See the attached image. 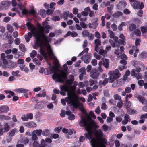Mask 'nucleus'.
Here are the masks:
<instances>
[{
    "label": "nucleus",
    "instance_id": "obj_1",
    "mask_svg": "<svg viewBox=\"0 0 147 147\" xmlns=\"http://www.w3.org/2000/svg\"><path fill=\"white\" fill-rule=\"evenodd\" d=\"M87 118H83L81 117V120L79 122L80 126L84 127L87 132L84 134L85 137L90 140L92 147H93L92 144L96 146H98L99 144H106V140L102 138L103 136V133L100 129H98L93 132L92 129L98 128V126L96 123L93 120H92L90 116L87 114Z\"/></svg>",
    "mask_w": 147,
    "mask_h": 147
},
{
    "label": "nucleus",
    "instance_id": "obj_2",
    "mask_svg": "<svg viewBox=\"0 0 147 147\" xmlns=\"http://www.w3.org/2000/svg\"><path fill=\"white\" fill-rule=\"evenodd\" d=\"M26 25L28 30L30 31V32H28L24 36L26 42H28L29 41L33 34L36 39L35 45L33 46L34 48L37 49L39 47L40 53L45 58H47L48 55V53H46L47 51L45 47V45H46V44L43 42V41L40 37L39 33L33 24L29 22H28Z\"/></svg>",
    "mask_w": 147,
    "mask_h": 147
},
{
    "label": "nucleus",
    "instance_id": "obj_3",
    "mask_svg": "<svg viewBox=\"0 0 147 147\" xmlns=\"http://www.w3.org/2000/svg\"><path fill=\"white\" fill-rule=\"evenodd\" d=\"M50 28V26L48 25H47L44 27H43L41 25H39L38 28V31L39 33L40 38L43 41V42L46 44V45H45V47L48 55L51 59H52L54 57V54L50 46L48 43L50 39L46 36L44 34V32L46 34L49 33V30Z\"/></svg>",
    "mask_w": 147,
    "mask_h": 147
},
{
    "label": "nucleus",
    "instance_id": "obj_4",
    "mask_svg": "<svg viewBox=\"0 0 147 147\" xmlns=\"http://www.w3.org/2000/svg\"><path fill=\"white\" fill-rule=\"evenodd\" d=\"M67 97L65 99H62L61 100V103L63 105H66V102L67 104L73 106L74 107L76 108L80 107V110L84 111V109L83 107L82 104L80 103L79 102L78 98H76L74 94L73 95L72 93L67 92Z\"/></svg>",
    "mask_w": 147,
    "mask_h": 147
},
{
    "label": "nucleus",
    "instance_id": "obj_5",
    "mask_svg": "<svg viewBox=\"0 0 147 147\" xmlns=\"http://www.w3.org/2000/svg\"><path fill=\"white\" fill-rule=\"evenodd\" d=\"M74 85L72 86L69 85H63L60 86L61 90L62 91H64L66 92L72 93L75 95L76 98H78V96L76 94L75 91L76 90V86L78 85V83L76 81H74Z\"/></svg>",
    "mask_w": 147,
    "mask_h": 147
},
{
    "label": "nucleus",
    "instance_id": "obj_6",
    "mask_svg": "<svg viewBox=\"0 0 147 147\" xmlns=\"http://www.w3.org/2000/svg\"><path fill=\"white\" fill-rule=\"evenodd\" d=\"M67 76L65 73L63 71H59V74L55 72L52 76L53 79H57L59 82H63L64 79L66 78Z\"/></svg>",
    "mask_w": 147,
    "mask_h": 147
},
{
    "label": "nucleus",
    "instance_id": "obj_7",
    "mask_svg": "<svg viewBox=\"0 0 147 147\" xmlns=\"http://www.w3.org/2000/svg\"><path fill=\"white\" fill-rule=\"evenodd\" d=\"M100 75V73L96 69H93L90 71V76L93 79H97Z\"/></svg>",
    "mask_w": 147,
    "mask_h": 147
},
{
    "label": "nucleus",
    "instance_id": "obj_8",
    "mask_svg": "<svg viewBox=\"0 0 147 147\" xmlns=\"http://www.w3.org/2000/svg\"><path fill=\"white\" fill-rule=\"evenodd\" d=\"M98 19L97 18H94L92 20V23H89L88 26L90 28H96L98 24Z\"/></svg>",
    "mask_w": 147,
    "mask_h": 147
},
{
    "label": "nucleus",
    "instance_id": "obj_9",
    "mask_svg": "<svg viewBox=\"0 0 147 147\" xmlns=\"http://www.w3.org/2000/svg\"><path fill=\"white\" fill-rule=\"evenodd\" d=\"M109 75H112L116 79L119 78L121 76L119 71L117 69H116L114 71H111L109 72Z\"/></svg>",
    "mask_w": 147,
    "mask_h": 147
},
{
    "label": "nucleus",
    "instance_id": "obj_10",
    "mask_svg": "<svg viewBox=\"0 0 147 147\" xmlns=\"http://www.w3.org/2000/svg\"><path fill=\"white\" fill-rule=\"evenodd\" d=\"M90 55L89 54L85 55L81 57V59L86 63H88L90 61Z\"/></svg>",
    "mask_w": 147,
    "mask_h": 147
},
{
    "label": "nucleus",
    "instance_id": "obj_11",
    "mask_svg": "<svg viewBox=\"0 0 147 147\" xmlns=\"http://www.w3.org/2000/svg\"><path fill=\"white\" fill-rule=\"evenodd\" d=\"M136 97L142 104L147 105V99H145L144 97L141 95H138L137 97L136 96Z\"/></svg>",
    "mask_w": 147,
    "mask_h": 147
},
{
    "label": "nucleus",
    "instance_id": "obj_12",
    "mask_svg": "<svg viewBox=\"0 0 147 147\" xmlns=\"http://www.w3.org/2000/svg\"><path fill=\"white\" fill-rule=\"evenodd\" d=\"M9 107L6 105H3L0 107V113H6L9 110Z\"/></svg>",
    "mask_w": 147,
    "mask_h": 147
},
{
    "label": "nucleus",
    "instance_id": "obj_13",
    "mask_svg": "<svg viewBox=\"0 0 147 147\" xmlns=\"http://www.w3.org/2000/svg\"><path fill=\"white\" fill-rule=\"evenodd\" d=\"M134 7L135 8L139 7L140 9H142L144 7V4L142 2L136 1L134 5Z\"/></svg>",
    "mask_w": 147,
    "mask_h": 147
},
{
    "label": "nucleus",
    "instance_id": "obj_14",
    "mask_svg": "<svg viewBox=\"0 0 147 147\" xmlns=\"http://www.w3.org/2000/svg\"><path fill=\"white\" fill-rule=\"evenodd\" d=\"M131 119L129 116L126 114L124 116V119L122 121V123L123 125L126 124L128 122H130Z\"/></svg>",
    "mask_w": 147,
    "mask_h": 147
},
{
    "label": "nucleus",
    "instance_id": "obj_15",
    "mask_svg": "<svg viewBox=\"0 0 147 147\" xmlns=\"http://www.w3.org/2000/svg\"><path fill=\"white\" fill-rule=\"evenodd\" d=\"M131 74L132 76H134L138 80L139 79L141 78L142 76L141 74H136L135 72V69H133L131 71Z\"/></svg>",
    "mask_w": 147,
    "mask_h": 147
},
{
    "label": "nucleus",
    "instance_id": "obj_16",
    "mask_svg": "<svg viewBox=\"0 0 147 147\" xmlns=\"http://www.w3.org/2000/svg\"><path fill=\"white\" fill-rule=\"evenodd\" d=\"M90 11L91 9L90 7H88L84 9V11L82 12L81 13L83 16H86L88 15V12H89Z\"/></svg>",
    "mask_w": 147,
    "mask_h": 147
},
{
    "label": "nucleus",
    "instance_id": "obj_17",
    "mask_svg": "<svg viewBox=\"0 0 147 147\" xmlns=\"http://www.w3.org/2000/svg\"><path fill=\"white\" fill-rule=\"evenodd\" d=\"M29 142V139L27 137H24L23 138L19 140L17 142V143L19 142L23 143L24 144H26L28 143Z\"/></svg>",
    "mask_w": 147,
    "mask_h": 147
},
{
    "label": "nucleus",
    "instance_id": "obj_18",
    "mask_svg": "<svg viewBox=\"0 0 147 147\" xmlns=\"http://www.w3.org/2000/svg\"><path fill=\"white\" fill-rule=\"evenodd\" d=\"M126 5V3L125 1H122L119 3L118 6L120 8H124Z\"/></svg>",
    "mask_w": 147,
    "mask_h": 147
},
{
    "label": "nucleus",
    "instance_id": "obj_19",
    "mask_svg": "<svg viewBox=\"0 0 147 147\" xmlns=\"http://www.w3.org/2000/svg\"><path fill=\"white\" fill-rule=\"evenodd\" d=\"M102 64L104 67L106 68H108L109 65V60L108 59H103Z\"/></svg>",
    "mask_w": 147,
    "mask_h": 147
},
{
    "label": "nucleus",
    "instance_id": "obj_20",
    "mask_svg": "<svg viewBox=\"0 0 147 147\" xmlns=\"http://www.w3.org/2000/svg\"><path fill=\"white\" fill-rule=\"evenodd\" d=\"M11 117L4 115H0V120L1 121H4V120H10Z\"/></svg>",
    "mask_w": 147,
    "mask_h": 147
},
{
    "label": "nucleus",
    "instance_id": "obj_21",
    "mask_svg": "<svg viewBox=\"0 0 147 147\" xmlns=\"http://www.w3.org/2000/svg\"><path fill=\"white\" fill-rule=\"evenodd\" d=\"M18 132L17 129L14 128L11 129L9 133V135L10 137H13L15 135L16 133Z\"/></svg>",
    "mask_w": 147,
    "mask_h": 147
},
{
    "label": "nucleus",
    "instance_id": "obj_22",
    "mask_svg": "<svg viewBox=\"0 0 147 147\" xmlns=\"http://www.w3.org/2000/svg\"><path fill=\"white\" fill-rule=\"evenodd\" d=\"M10 129L9 125L7 123H5L4 125L3 129L4 132H8Z\"/></svg>",
    "mask_w": 147,
    "mask_h": 147
},
{
    "label": "nucleus",
    "instance_id": "obj_23",
    "mask_svg": "<svg viewBox=\"0 0 147 147\" xmlns=\"http://www.w3.org/2000/svg\"><path fill=\"white\" fill-rule=\"evenodd\" d=\"M37 136H40L41 135L42 130L41 129L34 130L33 131Z\"/></svg>",
    "mask_w": 147,
    "mask_h": 147
},
{
    "label": "nucleus",
    "instance_id": "obj_24",
    "mask_svg": "<svg viewBox=\"0 0 147 147\" xmlns=\"http://www.w3.org/2000/svg\"><path fill=\"white\" fill-rule=\"evenodd\" d=\"M7 29L10 33H12L14 31V29L13 27L9 24L7 25Z\"/></svg>",
    "mask_w": 147,
    "mask_h": 147
},
{
    "label": "nucleus",
    "instance_id": "obj_25",
    "mask_svg": "<svg viewBox=\"0 0 147 147\" xmlns=\"http://www.w3.org/2000/svg\"><path fill=\"white\" fill-rule=\"evenodd\" d=\"M136 28V26L133 24H131L129 25V30L130 31H132L134 30Z\"/></svg>",
    "mask_w": 147,
    "mask_h": 147
},
{
    "label": "nucleus",
    "instance_id": "obj_26",
    "mask_svg": "<svg viewBox=\"0 0 147 147\" xmlns=\"http://www.w3.org/2000/svg\"><path fill=\"white\" fill-rule=\"evenodd\" d=\"M42 132V135L45 136H48L50 134V131L49 130L47 129H45L43 130Z\"/></svg>",
    "mask_w": 147,
    "mask_h": 147
},
{
    "label": "nucleus",
    "instance_id": "obj_27",
    "mask_svg": "<svg viewBox=\"0 0 147 147\" xmlns=\"http://www.w3.org/2000/svg\"><path fill=\"white\" fill-rule=\"evenodd\" d=\"M108 81V80L107 78H105L103 81L100 80L99 82V84L101 85L102 84L104 86H105L107 84Z\"/></svg>",
    "mask_w": 147,
    "mask_h": 147
},
{
    "label": "nucleus",
    "instance_id": "obj_28",
    "mask_svg": "<svg viewBox=\"0 0 147 147\" xmlns=\"http://www.w3.org/2000/svg\"><path fill=\"white\" fill-rule=\"evenodd\" d=\"M102 64V61H100L98 63V69L99 72L102 73V72L103 70L102 68H101V66Z\"/></svg>",
    "mask_w": 147,
    "mask_h": 147
},
{
    "label": "nucleus",
    "instance_id": "obj_29",
    "mask_svg": "<svg viewBox=\"0 0 147 147\" xmlns=\"http://www.w3.org/2000/svg\"><path fill=\"white\" fill-rule=\"evenodd\" d=\"M99 54L102 55L103 57H105L107 55V53L105 50L102 49H100L99 51Z\"/></svg>",
    "mask_w": 147,
    "mask_h": 147
},
{
    "label": "nucleus",
    "instance_id": "obj_30",
    "mask_svg": "<svg viewBox=\"0 0 147 147\" xmlns=\"http://www.w3.org/2000/svg\"><path fill=\"white\" fill-rule=\"evenodd\" d=\"M84 50L82 52L80 53L78 55V57H80L81 55H82L84 54L85 53H86L88 52L89 50V48H84Z\"/></svg>",
    "mask_w": 147,
    "mask_h": 147
},
{
    "label": "nucleus",
    "instance_id": "obj_31",
    "mask_svg": "<svg viewBox=\"0 0 147 147\" xmlns=\"http://www.w3.org/2000/svg\"><path fill=\"white\" fill-rule=\"evenodd\" d=\"M19 48L20 49L22 52H24L26 50L24 45L22 44H20L19 46Z\"/></svg>",
    "mask_w": 147,
    "mask_h": 147
},
{
    "label": "nucleus",
    "instance_id": "obj_32",
    "mask_svg": "<svg viewBox=\"0 0 147 147\" xmlns=\"http://www.w3.org/2000/svg\"><path fill=\"white\" fill-rule=\"evenodd\" d=\"M109 75L110 76L108 78L109 82L110 83L113 82L115 80H116V79L115 78H114V77L112 75Z\"/></svg>",
    "mask_w": 147,
    "mask_h": 147
},
{
    "label": "nucleus",
    "instance_id": "obj_33",
    "mask_svg": "<svg viewBox=\"0 0 147 147\" xmlns=\"http://www.w3.org/2000/svg\"><path fill=\"white\" fill-rule=\"evenodd\" d=\"M94 44L95 45L100 46L101 45V41L99 39H96L94 40Z\"/></svg>",
    "mask_w": 147,
    "mask_h": 147
},
{
    "label": "nucleus",
    "instance_id": "obj_34",
    "mask_svg": "<svg viewBox=\"0 0 147 147\" xmlns=\"http://www.w3.org/2000/svg\"><path fill=\"white\" fill-rule=\"evenodd\" d=\"M89 32L86 30H84L82 32V35L83 37L87 36L89 34Z\"/></svg>",
    "mask_w": 147,
    "mask_h": 147
},
{
    "label": "nucleus",
    "instance_id": "obj_35",
    "mask_svg": "<svg viewBox=\"0 0 147 147\" xmlns=\"http://www.w3.org/2000/svg\"><path fill=\"white\" fill-rule=\"evenodd\" d=\"M37 54L35 50H33L30 53V56L32 58H33Z\"/></svg>",
    "mask_w": 147,
    "mask_h": 147
},
{
    "label": "nucleus",
    "instance_id": "obj_36",
    "mask_svg": "<svg viewBox=\"0 0 147 147\" xmlns=\"http://www.w3.org/2000/svg\"><path fill=\"white\" fill-rule=\"evenodd\" d=\"M38 138L37 136L34 133L32 132V136L31 137L32 139L33 140L35 141L38 140Z\"/></svg>",
    "mask_w": 147,
    "mask_h": 147
},
{
    "label": "nucleus",
    "instance_id": "obj_37",
    "mask_svg": "<svg viewBox=\"0 0 147 147\" xmlns=\"http://www.w3.org/2000/svg\"><path fill=\"white\" fill-rule=\"evenodd\" d=\"M69 11H67L63 13V18L65 20H67V17L68 16Z\"/></svg>",
    "mask_w": 147,
    "mask_h": 147
},
{
    "label": "nucleus",
    "instance_id": "obj_38",
    "mask_svg": "<svg viewBox=\"0 0 147 147\" xmlns=\"http://www.w3.org/2000/svg\"><path fill=\"white\" fill-rule=\"evenodd\" d=\"M33 145V147H40V144L36 140L34 141V142Z\"/></svg>",
    "mask_w": 147,
    "mask_h": 147
},
{
    "label": "nucleus",
    "instance_id": "obj_39",
    "mask_svg": "<svg viewBox=\"0 0 147 147\" xmlns=\"http://www.w3.org/2000/svg\"><path fill=\"white\" fill-rule=\"evenodd\" d=\"M114 53L117 55V57H119L120 56V52L119 49H117L115 50Z\"/></svg>",
    "mask_w": 147,
    "mask_h": 147
},
{
    "label": "nucleus",
    "instance_id": "obj_40",
    "mask_svg": "<svg viewBox=\"0 0 147 147\" xmlns=\"http://www.w3.org/2000/svg\"><path fill=\"white\" fill-rule=\"evenodd\" d=\"M109 42L113 47H115V46L117 47H118L119 46V45H117V44H116V45H115L114 43H113L112 40L111 39L109 40Z\"/></svg>",
    "mask_w": 147,
    "mask_h": 147
},
{
    "label": "nucleus",
    "instance_id": "obj_41",
    "mask_svg": "<svg viewBox=\"0 0 147 147\" xmlns=\"http://www.w3.org/2000/svg\"><path fill=\"white\" fill-rule=\"evenodd\" d=\"M97 81L94 80H93L90 79L89 80V85L90 86H92L94 84L96 83L97 82Z\"/></svg>",
    "mask_w": 147,
    "mask_h": 147
},
{
    "label": "nucleus",
    "instance_id": "obj_42",
    "mask_svg": "<svg viewBox=\"0 0 147 147\" xmlns=\"http://www.w3.org/2000/svg\"><path fill=\"white\" fill-rule=\"evenodd\" d=\"M114 98L115 100H120L121 99V97L117 94H116L114 96Z\"/></svg>",
    "mask_w": 147,
    "mask_h": 147
},
{
    "label": "nucleus",
    "instance_id": "obj_43",
    "mask_svg": "<svg viewBox=\"0 0 147 147\" xmlns=\"http://www.w3.org/2000/svg\"><path fill=\"white\" fill-rule=\"evenodd\" d=\"M108 31L109 34V37L111 38H114V34L113 32L109 30H108Z\"/></svg>",
    "mask_w": 147,
    "mask_h": 147
},
{
    "label": "nucleus",
    "instance_id": "obj_44",
    "mask_svg": "<svg viewBox=\"0 0 147 147\" xmlns=\"http://www.w3.org/2000/svg\"><path fill=\"white\" fill-rule=\"evenodd\" d=\"M45 141L43 139H41V144H40V147H44L46 145Z\"/></svg>",
    "mask_w": 147,
    "mask_h": 147
},
{
    "label": "nucleus",
    "instance_id": "obj_45",
    "mask_svg": "<svg viewBox=\"0 0 147 147\" xmlns=\"http://www.w3.org/2000/svg\"><path fill=\"white\" fill-rule=\"evenodd\" d=\"M33 62L35 63V64L38 65H40V62L36 58H34L33 60Z\"/></svg>",
    "mask_w": 147,
    "mask_h": 147
},
{
    "label": "nucleus",
    "instance_id": "obj_46",
    "mask_svg": "<svg viewBox=\"0 0 147 147\" xmlns=\"http://www.w3.org/2000/svg\"><path fill=\"white\" fill-rule=\"evenodd\" d=\"M95 112L97 114H100L101 113V110L99 106H98L96 108L95 110Z\"/></svg>",
    "mask_w": 147,
    "mask_h": 147
},
{
    "label": "nucleus",
    "instance_id": "obj_47",
    "mask_svg": "<svg viewBox=\"0 0 147 147\" xmlns=\"http://www.w3.org/2000/svg\"><path fill=\"white\" fill-rule=\"evenodd\" d=\"M94 55L95 58L98 60H100L101 58V56L100 55H99L96 53H95L94 54Z\"/></svg>",
    "mask_w": 147,
    "mask_h": 147
},
{
    "label": "nucleus",
    "instance_id": "obj_48",
    "mask_svg": "<svg viewBox=\"0 0 147 147\" xmlns=\"http://www.w3.org/2000/svg\"><path fill=\"white\" fill-rule=\"evenodd\" d=\"M95 37L97 38V39H100L101 38V36L100 33L98 31L96 32L95 33Z\"/></svg>",
    "mask_w": 147,
    "mask_h": 147
},
{
    "label": "nucleus",
    "instance_id": "obj_49",
    "mask_svg": "<svg viewBox=\"0 0 147 147\" xmlns=\"http://www.w3.org/2000/svg\"><path fill=\"white\" fill-rule=\"evenodd\" d=\"M46 95V93L45 92H43L42 94H38L36 95V96L37 97H45Z\"/></svg>",
    "mask_w": 147,
    "mask_h": 147
},
{
    "label": "nucleus",
    "instance_id": "obj_50",
    "mask_svg": "<svg viewBox=\"0 0 147 147\" xmlns=\"http://www.w3.org/2000/svg\"><path fill=\"white\" fill-rule=\"evenodd\" d=\"M22 13L23 15H25L28 13V11L25 8H22Z\"/></svg>",
    "mask_w": 147,
    "mask_h": 147
},
{
    "label": "nucleus",
    "instance_id": "obj_51",
    "mask_svg": "<svg viewBox=\"0 0 147 147\" xmlns=\"http://www.w3.org/2000/svg\"><path fill=\"white\" fill-rule=\"evenodd\" d=\"M91 63L93 66H95L97 65V61L95 59H93L92 60Z\"/></svg>",
    "mask_w": 147,
    "mask_h": 147
},
{
    "label": "nucleus",
    "instance_id": "obj_52",
    "mask_svg": "<svg viewBox=\"0 0 147 147\" xmlns=\"http://www.w3.org/2000/svg\"><path fill=\"white\" fill-rule=\"evenodd\" d=\"M89 39L90 40H92L94 38V36L92 34H89L87 36Z\"/></svg>",
    "mask_w": 147,
    "mask_h": 147
},
{
    "label": "nucleus",
    "instance_id": "obj_53",
    "mask_svg": "<svg viewBox=\"0 0 147 147\" xmlns=\"http://www.w3.org/2000/svg\"><path fill=\"white\" fill-rule=\"evenodd\" d=\"M54 10V9H49L47 10L46 13L48 15H50L53 13Z\"/></svg>",
    "mask_w": 147,
    "mask_h": 147
},
{
    "label": "nucleus",
    "instance_id": "obj_54",
    "mask_svg": "<svg viewBox=\"0 0 147 147\" xmlns=\"http://www.w3.org/2000/svg\"><path fill=\"white\" fill-rule=\"evenodd\" d=\"M134 32L135 34L138 36H140L141 33L140 30L138 29H136L134 31Z\"/></svg>",
    "mask_w": 147,
    "mask_h": 147
},
{
    "label": "nucleus",
    "instance_id": "obj_55",
    "mask_svg": "<svg viewBox=\"0 0 147 147\" xmlns=\"http://www.w3.org/2000/svg\"><path fill=\"white\" fill-rule=\"evenodd\" d=\"M73 79H70L66 81L67 84L66 85H71L73 83Z\"/></svg>",
    "mask_w": 147,
    "mask_h": 147
},
{
    "label": "nucleus",
    "instance_id": "obj_56",
    "mask_svg": "<svg viewBox=\"0 0 147 147\" xmlns=\"http://www.w3.org/2000/svg\"><path fill=\"white\" fill-rule=\"evenodd\" d=\"M80 25L83 28H86L87 27V25L84 22H80Z\"/></svg>",
    "mask_w": 147,
    "mask_h": 147
},
{
    "label": "nucleus",
    "instance_id": "obj_57",
    "mask_svg": "<svg viewBox=\"0 0 147 147\" xmlns=\"http://www.w3.org/2000/svg\"><path fill=\"white\" fill-rule=\"evenodd\" d=\"M11 19V18L9 17H5L3 19V21L7 23L9 22Z\"/></svg>",
    "mask_w": 147,
    "mask_h": 147
},
{
    "label": "nucleus",
    "instance_id": "obj_58",
    "mask_svg": "<svg viewBox=\"0 0 147 147\" xmlns=\"http://www.w3.org/2000/svg\"><path fill=\"white\" fill-rule=\"evenodd\" d=\"M107 106L105 103L102 104L101 106V109L103 110H105L107 109Z\"/></svg>",
    "mask_w": 147,
    "mask_h": 147
},
{
    "label": "nucleus",
    "instance_id": "obj_59",
    "mask_svg": "<svg viewBox=\"0 0 147 147\" xmlns=\"http://www.w3.org/2000/svg\"><path fill=\"white\" fill-rule=\"evenodd\" d=\"M80 72L82 74H85L86 73V69L84 67H82L80 69Z\"/></svg>",
    "mask_w": 147,
    "mask_h": 147
},
{
    "label": "nucleus",
    "instance_id": "obj_60",
    "mask_svg": "<svg viewBox=\"0 0 147 147\" xmlns=\"http://www.w3.org/2000/svg\"><path fill=\"white\" fill-rule=\"evenodd\" d=\"M78 35L77 33L75 31H72L71 32V36L72 37H76L78 36Z\"/></svg>",
    "mask_w": 147,
    "mask_h": 147
},
{
    "label": "nucleus",
    "instance_id": "obj_61",
    "mask_svg": "<svg viewBox=\"0 0 147 147\" xmlns=\"http://www.w3.org/2000/svg\"><path fill=\"white\" fill-rule=\"evenodd\" d=\"M122 105L123 102L121 100H120L117 103V106L119 108H121L122 107Z\"/></svg>",
    "mask_w": 147,
    "mask_h": 147
},
{
    "label": "nucleus",
    "instance_id": "obj_62",
    "mask_svg": "<svg viewBox=\"0 0 147 147\" xmlns=\"http://www.w3.org/2000/svg\"><path fill=\"white\" fill-rule=\"evenodd\" d=\"M28 119H32L33 118V114L32 113H29L26 115Z\"/></svg>",
    "mask_w": 147,
    "mask_h": 147
},
{
    "label": "nucleus",
    "instance_id": "obj_63",
    "mask_svg": "<svg viewBox=\"0 0 147 147\" xmlns=\"http://www.w3.org/2000/svg\"><path fill=\"white\" fill-rule=\"evenodd\" d=\"M115 144L116 147H119L120 144L119 141L118 140H115Z\"/></svg>",
    "mask_w": 147,
    "mask_h": 147
},
{
    "label": "nucleus",
    "instance_id": "obj_64",
    "mask_svg": "<svg viewBox=\"0 0 147 147\" xmlns=\"http://www.w3.org/2000/svg\"><path fill=\"white\" fill-rule=\"evenodd\" d=\"M141 40L139 39H136L135 41V45L136 46H138L140 45V42Z\"/></svg>",
    "mask_w": 147,
    "mask_h": 147
}]
</instances>
